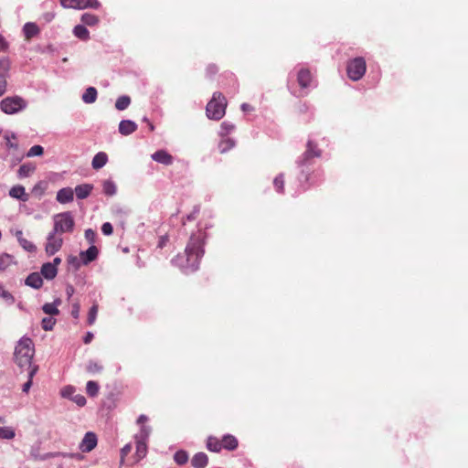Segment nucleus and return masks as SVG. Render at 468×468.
Here are the masks:
<instances>
[{"mask_svg":"<svg viewBox=\"0 0 468 468\" xmlns=\"http://www.w3.org/2000/svg\"><path fill=\"white\" fill-rule=\"evenodd\" d=\"M204 238L202 233L190 237L183 255H177L172 262L181 268L186 273L198 269L200 259L204 255Z\"/></svg>","mask_w":468,"mask_h":468,"instance_id":"f257e3e1","label":"nucleus"},{"mask_svg":"<svg viewBox=\"0 0 468 468\" xmlns=\"http://www.w3.org/2000/svg\"><path fill=\"white\" fill-rule=\"evenodd\" d=\"M33 342L28 337H22L16 346L14 359L20 368H33L31 363L34 356Z\"/></svg>","mask_w":468,"mask_h":468,"instance_id":"f03ea898","label":"nucleus"},{"mask_svg":"<svg viewBox=\"0 0 468 468\" xmlns=\"http://www.w3.org/2000/svg\"><path fill=\"white\" fill-rule=\"evenodd\" d=\"M227 100L220 92H214L212 99L206 107L207 118L215 121L220 120L225 115Z\"/></svg>","mask_w":468,"mask_h":468,"instance_id":"7ed1b4c3","label":"nucleus"},{"mask_svg":"<svg viewBox=\"0 0 468 468\" xmlns=\"http://www.w3.org/2000/svg\"><path fill=\"white\" fill-rule=\"evenodd\" d=\"M54 228L53 232L62 234L65 232H72L74 229V218L70 212H63L56 214L53 217Z\"/></svg>","mask_w":468,"mask_h":468,"instance_id":"20e7f679","label":"nucleus"},{"mask_svg":"<svg viewBox=\"0 0 468 468\" xmlns=\"http://www.w3.org/2000/svg\"><path fill=\"white\" fill-rule=\"evenodd\" d=\"M27 102L19 96H8L0 101V109L5 114H16L24 111Z\"/></svg>","mask_w":468,"mask_h":468,"instance_id":"39448f33","label":"nucleus"},{"mask_svg":"<svg viewBox=\"0 0 468 468\" xmlns=\"http://www.w3.org/2000/svg\"><path fill=\"white\" fill-rule=\"evenodd\" d=\"M366 61L363 58L357 57L347 65V75L352 80H359L366 72Z\"/></svg>","mask_w":468,"mask_h":468,"instance_id":"423d86ee","label":"nucleus"},{"mask_svg":"<svg viewBox=\"0 0 468 468\" xmlns=\"http://www.w3.org/2000/svg\"><path fill=\"white\" fill-rule=\"evenodd\" d=\"M60 3L65 8H98L100 4L97 0H60Z\"/></svg>","mask_w":468,"mask_h":468,"instance_id":"0eeeda50","label":"nucleus"},{"mask_svg":"<svg viewBox=\"0 0 468 468\" xmlns=\"http://www.w3.org/2000/svg\"><path fill=\"white\" fill-rule=\"evenodd\" d=\"M63 245V239L59 236H57V233L51 231L47 238V243L45 246V250L48 255L51 256L57 253Z\"/></svg>","mask_w":468,"mask_h":468,"instance_id":"6e6552de","label":"nucleus"},{"mask_svg":"<svg viewBox=\"0 0 468 468\" xmlns=\"http://www.w3.org/2000/svg\"><path fill=\"white\" fill-rule=\"evenodd\" d=\"M321 154V152L319 149H317V146L315 144H314L312 141L307 142L306 150L303 154L302 157L297 161L298 165L300 166L309 165L310 160L314 157H319Z\"/></svg>","mask_w":468,"mask_h":468,"instance_id":"1a4fd4ad","label":"nucleus"},{"mask_svg":"<svg viewBox=\"0 0 468 468\" xmlns=\"http://www.w3.org/2000/svg\"><path fill=\"white\" fill-rule=\"evenodd\" d=\"M97 445V436L95 433L89 431L85 434L84 438L82 439L80 449L83 452H89L92 451Z\"/></svg>","mask_w":468,"mask_h":468,"instance_id":"9d476101","label":"nucleus"},{"mask_svg":"<svg viewBox=\"0 0 468 468\" xmlns=\"http://www.w3.org/2000/svg\"><path fill=\"white\" fill-rule=\"evenodd\" d=\"M74 198V191L70 187H64L58 191L56 199L61 204L71 202Z\"/></svg>","mask_w":468,"mask_h":468,"instance_id":"9b49d317","label":"nucleus"},{"mask_svg":"<svg viewBox=\"0 0 468 468\" xmlns=\"http://www.w3.org/2000/svg\"><path fill=\"white\" fill-rule=\"evenodd\" d=\"M98 256V249L91 245L87 250L81 251L80 254V260L84 265L93 261Z\"/></svg>","mask_w":468,"mask_h":468,"instance_id":"f8f14e48","label":"nucleus"},{"mask_svg":"<svg viewBox=\"0 0 468 468\" xmlns=\"http://www.w3.org/2000/svg\"><path fill=\"white\" fill-rule=\"evenodd\" d=\"M137 130V124L130 120H122L119 123V133L122 135H129Z\"/></svg>","mask_w":468,"mask_h":468,"instance_id":"ddd939ff","label":"nucleus"},{"mask_svg":"<svg viewBox=\"0 0 468 468\" xmlns=\"http://www.w3.org/2000/svg\"><path fill=\"white\" fill-rule=\"evenodd\" d=\"M25 283L34 289H39L43 285L42 275L38 272H32L27 277Z\"/></svg>","mask_w":468,"mask_h":468,"instance_id":"4468645a","label":"nucleus"},{"mask_svg":"<svg viewBox=\"0 0 468 468\" xmlns=\"http://www.w3.org/2000/svg\"><path fill=\"white\" fill-rule=\"evenodd\" d=\"M153 160L163 165H169L173 163V157L164 150L156 151L152 154Z\"/></svg>","mask_w":468,"mask_h":468,"instance_id":"2eb2a0df","label":"nucleus"},{"mask_svg":"<svg viewBox=\"0 0 468 468\" xmlns=\"http://www.w3.org/2000/svg\"><path fill=\"white\" fill-rule=\"evenodd\" d=\"M58 269L50 262H46L41 267V275L47 280H52L57 276Z\"/></svg>","mask_w":468,"mask_h":468,"instance_id":"dca6fc26","label":"nucleus"},{"mask_svg":"<svg viewBox=\"0 0 468 468\" xmlns=\"http://www.w3.org/2000/svg\"><path fill=\"white\" fill-rule=\"evenodd\" d=\"M9 195L13 198L21 201H27L28 199V195L26 193L25 187L20 185L13 186L9 191Z\"/></svg>","mask_w":468,"mask_h":468,"instance_id":"f3484780","label":"nucleus"},{"mask_svg":"<svg viewBox=\"0 0 468 468\" xmlns=\"http://www.w3.org/2000/svg\"><path fill=\"white\" fill-rule=\"evenodd\" d=\"M93 189V186L90 184L79 185L73 190L79 199H84L88 197Z\"/></svg>","mask_w":468,"mask_h":468,"instance_id":"a211bd4d","label":"nucleus"},{"mask_svg":"<svg viewBox=\"0 0 468 468\" xmlns=\"http://www.w3.org/2000/svg\"><path fill=\"white\" fill-rule=\"evenodd\" d=\"M207 462L208 458L206 453L197 452L193 456L191 464L194 468H205L207 464Z\"/></svg>","mask_w":468,"mask_h":468,"instance_id":"6ab92c4d","label":"nucleus"},{"mask_svg":"<svg viewBox=\"0 0 468 468\" xmlns=\"http://www.w3.org/2000/svg\"><path fill=\"white\" fill-rule=\"evenodd\" d=\"M312 80L311 72L309 69H303L299 71L297 76V81L302 88H307L310 86Z\"/></svg>","mask_w":468,"mask_h":468,"instance_id":"aec40b11","label":"nucleus"},{"mask_svg":"<svg viewBox=\"0 0 468 468\" xmlns=\"http://www.w3.org/2000/svg\"><path fill=\"white\" fill-rule=\"evenodd\" d=\"M108 161V156L104 152L96 154L91 161L92 168L95 170L102 168Z\"/></svg>","mask_w":468,"mask_h":468,"instance_id":"412c9836","label":"nucleus"},{"mask_svg":"<svg viewBox=\"0 0 468 468\" xmlns=\"http://www.w3.org/2000/svg\"><path fill=\"white\" fill-rule=\"evenodd\" d=\"M61 301L59 299L55 300L53 303H47L43 305L42 310L48 315H57L59 314L58 305H59Z\"/></svg>","mask_w":468,"mask_h":468,"instance_id":"4be33fe9","label":"nucleus"},{"mask_svg":"<svg viewBox=\"0 0 468 468\" xmlns=\"http://www.w3.org/2000/svg\"><path fill=\"white\" fill-rule=\"evenodd\" d=\"M16 237L19 242V244L27 250V251H34L36 250V246L27 240V239L23 238V232L22 230H16Z\"/></svg>","mask_w":468,"mask_h":468,"instance_id":"5701e85b","label":"nucleus"},{"mask_svg":"<svg viewBox=\"0 0 468 468\" xmlns=\"http://www.w3.org/2000/svg\"><path fill=\"white\" fill-rule=\"evenodd\" d=\"M97 94V90L94 87H89L86 89L81 98L85 103L90 104L96 101Z\"/></svg>","mask_w":468,"mask_h":468,"instance_id":"b1692460","label":"nucleus"},{"mask_svg":"<svg viewBox=\"0 0 468 468\" xmlns=\"http://www.w3.org/2000/svg\"><path fill=\"white\" fill-rule=\"evenodd\" d=\"M222 448H225L229 451H233L238 447V441L237 439L230 435H225L222 439Z\"/></svg>","mask_w":468,"mask_h":468,"instance_id":"393cba45","label":"nucleus"},{"mask_svg":"<svg viewBox=\"0 0 468 468\" xmlns=\"http://www.w3.org/2000/svg\"><path fill=\"white\" fill-rule=\"evenodd\" d=\"M207 448L214 452H218L222 449V443L215 437H208L207 441Z\"/></svg>","mask_w":468,"mask_h":468,"instance_id":"a878e982","label":"nucleus"},{"mask_svg":"<svg viewBox=\"0 0 468 468\" xmlns=\"http://www.w3.org/2000/svg\"><path fill=\"white\" fill-rule=\"evenodd\" d=\"M73 33L78 38L82 40H87L90 37L88 29L82 25L76 26L73 29Z\"/></svg>","mask_w":468,"mask_h":468,"instance_id":"bb28decb","label":"nucleus"},{"mask_svg":"<svg viewBox=\"0 0 468 468\" xmlns=\"http://www.w3.org/2000/svg\"><path fill=\"white\" fill-rule=\"evenodd\" d=\"M23 30L27 38H31L38 33V27L34 23H27Z\"/></svg>","mask_w":468,"mask_h":468,"instance_id":"cd10ccee","label":"nucleus"},{"mask_svg":"<svg viewBox=\"0 0 468 468\" xmlns=\"http://www.w3.org/2000/svg\"><path fill=\"white\" fill-rule=\"evenodd\" d=\"M13 263L14 261L11 255L6 253L0 255V271H5Z\"/></svg>","mask_w":468,"mask_h":468,"instance_id":"c85d7f7f","label":"nucleus"},{"mask_svg":"<svg viewBox=\"0 0 468 468\" xmlns=\"http://www.w3.org/2000/svg\"><path fill=\"white\" fill-rule=\"evenodd\" d=\"M131 103V99L129 96L122 95L119 97L115 102V108L119 111H123L128 108Z\"/></svg>","mask_w":468,"mask_h":468,"instance_id":"c756f323","label":"nucleus"},{"mask_svg":"<svg viewBox=\"0 0 468 468\" xmlns=\"http://www.w3.org/2000/svg\"><path fill=\"white\" fill-rule=\"evenodd\" d=\"M103 193L107 196H113L116 194V185L112 180H105L102 184Z\"/></svg>","mask_w":468,"mask_h":468,"instance_id":"7c9ffc66","label":"nucleus"},{"mask_svg":"<svg viewBox=\"0 0 468 468\" xmlns=\"http://www.w3.org/2000/svg\"><path fill=\"white\" fill-rule=\"evenodd\" d=\"M136 441V455L138 459H142L146 455L147 452V446H146V441Z\"/></svg>","mask_w":468,"mask_h":468,"instance_id":"2f4dec72","label":"nucleus"},{"mask_svg":"<svg viewBox=\"0 0 468 468\" xmlns=\"http://www.w3.org/2000/svg\"><path fill=\"white\" fill-rule=\"evenodd\" d=\"M0 298H2L7 304L11 305L15 303V297L5 289L3 284L0 283Z\"/></svg>","mask_w":468,"mask_h":468,"instance_id":"473e14b6","label":"nucleus"},{"mask_svg":"<svg viewBox=\"0 0 468 468\" xmlns=\"http://www.w3.org/2000/svg\"><path fill=\"white\" fill-rule=\"evenodd\" d=\"M81 21L83 22V24L91 27L98 23L99 18L95 15L85 13L81 16Z\"/></svg>","mask_w":468,"mask_h":468,"instance_id":"72a5a7b5","label":"nucleus"},{"mask_svg":"<svg viewBox=\"0 0 468 468\" xmlns=\"http://www.w3.org/2000/svg\"><path fill=\"white\" fill-rule=\"evenodd\" d=\"M174 460L175 462L179 464V465H183L185 463H187L188 461V454L186 452L181 450V451H177L175 455H174Z\"/></svg>","mask_w":468,"mask_h":468,"instance_id":"f704fd0d","label":"nucleus"},{"mask_svg":"<svg viewBox=\"0 0 468 468\" xmlns=\"http://www.w3.org/2000/svg\"><path fill=\"white\" fill-rule=\"evenodd\" d=\"M86 392L90 397L97 396V394L99 392L98 383L95 381H92V380L88 381L87 385H86Z\"/></svg>","mask_w":468,"mask_h":468,"instance_id":"c9c22d12","label":"nucleus"},{"mask_svg":"<svg viewBox=\"0 0 468 468\" xmlns=\"http://www.w3.org/2000/svg\"><path fill=\"white\" fill-rule=\"evenodd\" d=\"M35 170V166L24 164L18 169V176L19 177H27L30 174Z\"/></svg>","mask_w":468,"mask_h":468,"instance_id":"e433bc0d","label":"nucleus"},{"mask_svg":"<svg viewBox=\"0 0 468 468\" xmlns=\"http://www.w3.org/2000/svg\"><path fill=\"white\" fill-rule=\"evenodd\" d=\"M4 138L5 140V145L7 148L14 149V150L18 149V144L16 143L13 142L14 140L16 139V136L15 133H11V134L5 133Z\"/></svg>","mask_w":468,"mask_h":468,"instance_id":"4c0bfd02","label":"nucleus"},{"mask_svg":"<svg viewBox=\"0 0 468 468\" xmlns=\"http://www.w3.org/2000/svg\"><path fill=\"white\" fill-rule=\"evenodd\" d=\"M37 371V367L35 366L33 368H31L28 372V380L23 385L22 390L23 392L27 393L32 386V378L35 376V374Z\"/></svg>","mask_w":468,"mask_h":468,"instance_id":"58836bf2","label":"nucleus"},{"mask_svg":"<svg viewBox=\"0 0 468 468\" xmlns=\"http://www.w3.org/2000/svg\"><path fill=\"white\" fill-rule=\"evenodd\" d=\"M16 436L15 431L11 427H0V438L11 440Z\"/></svg>","mask_w":468,"mask_h":468,"instance_id":"ea45409f","label":"nucleus"},{"mask_svg":"<svg viewBox=\"0 0 468 468\" xmlns=\"http://www.w3.org/2000/svg\"><path fill=\"white\" fill-rule=\"evenodd\" d=\"M273 186L277 192L282 193L284 188V176L283 174L278 175L273 180Z\"/></svg>","mask_w":468,"mask_h":468,"instance_id":"a19ab883","label":"nucleus"},{"mask_svg":"<svg viewBox=\"0 0 468 468\" xmlns=\"http://www.w3.org/2000/svg\"><path fill=\"white\" fill-rule=\"evenodd\" d=\"M234 141L232 139L228 138L226 140L221 141L218 147L220 153H226L227 151L234 147Z\"/></svg>","mask_w":468,"mask_h":468,"instance_id":"79ce46f5","label":"nucleus"},{"mask_svg":"<svg viewBox=\"0 0 468 468\" xmlns=\"http://www.w3.org/2000/svg\"><path fill=\"white\" fill-rule=\"evenodd\" d=\"M151 432V428L148 426H142L140 432L135 435V440L147 441Z\"/></svg>","mask_w":468,"mask_h":468,"instance_id":"37998d69","label":"nucleus"},{"mask_svg":"<svg viewBox=\"0 0 468 468\" xmlns=\"http://www.w3.org/2000/svg\"><path fill=\"white\" fill-rule=\"evenodd\" d=\"M10 68V62L7 58H0V77L5 78V75L7 73Z\"/></svg>","mask_w":468,"mask_h":468,"instance_id":"c03bdc74","label":"nucleus"},{"mask_svg":"<svg viewBox=\"0 0 468 468\" xmlns=\"http://www.w3.org/2000/svg\"><path fill=\"white\" fill-rule=\"evenodd\" d=\"M56 324V320L52 317H45L41 321L42 328L45 331L52 330Z\"/></svg>","mask_w":468,"mask_h":468,"instance_id":"a18cd8bd","label":"nucleus"},{"mask_svg":"<svg viewBox=\"0 0 468 468\" xmlns=\"http://www.w3.org/2000/svg\"><path fill=\"white\" fill-rule=\"evenodd\" d=\"M44 153V149L41 145L32 146L27 154V157L40 156Z\"/></svg>","mask_w":468,"mask_h":468,"instance_id":"49530a36","label":"nucleus"},{"mask_svg":"<svg viewBox=\"0 0 468 468\" xmlns=\"http://www.w3.org/2000/svg\"><path fill=\"white\" fill-rule=\"evenodd\" d=\"M97 314H98V305L97 304H93L90 311H89V314H88V324H93L95 320H96V317H97Z\"/></svg>","mask_w":468,"mask_h":468,"instance_id":"de8ad7c7","label":"nucleus"},{"mask_svg":"<svg viewBox=\"0 0 468 468\" xmlns=\"http://www.w3.org/2000/svg\"><path fill=\"white\" fill-rule=\"evenodd\" d=\"M86 369L90 373H99L102 370V366L99 365L95 361H90L86 367Z\"/></svg>","mask_w":468,"mask_h":468,"instance_id":"09e8293b","label":"nucleus"},{"mask_svg":"<svg viewBox=\"0 0 468 468\" xmlns=\"http://www.w3.org/2000/svg\"><path fill=\"white\" fill-rule=\"evenodd\" d=\"M60 455L64 456V453H62V452H48V453L44 454L43 456H37V453H35V454L32 453V456L35 460H42V461L49 459V458L58 457Z\"/></svg>","mask_w":468,"mask_h":468,"instance_id":"8fccbe9b","label":"nucleus"},{"mask_svg":"<svg viewBox=\"0 0 468 468\" xmlns=\"http://www.w3.org/2000/svg\"><path fill=\"white\" fill-rule=\"evenodd\" d=\"M234 129V125L231 124V123H229L227 122H224L221 123V132H220V135L221 136H225L227 135L229 133H230L232 130Z\"/></svg>","mask_w":468,"mask_h":468,"instance_id":"3c124183","label":"nucleus"},{"mask_svg":"<svg viewBox=\"0 0 468 468\" xmlns=\"http://www.w3.org/2000/svg\"><path fill=\"white\" fill-rule=\"evenodd\" d=\"M71 399L80 407H82L86 404L85 397L80 394L72 396Z\"/></svg>","mask_w":468,"mask_h":468,"instance_id":"603ef678","label":"nucleus"},{"mask_svg":"<svg viewBox=\"0 0 468 468\" xmlns=\"http://www.w3.org/2000/svg\"><path fill=\"white\" fill-rule=\"evenodd\" d=\"M132 450V445L130 443L124 445L121 450V463H123L125 456H127Z\"/></svg>","mask_w":468,"mask_h":468,"instance_id":"864d4df0","label":"nucleus"},{"mask_svg":"<svg viewBox=\"0 0 468 468\" xmlns=\"http://www.w3.org/2000/svg\"><path fill=\"white\" fill-rule=\"evenodd\" d=\"M96 233L91 229H88L85 230V239L91 244L95 241Z\"/></svg>","mask_w":468,"mask_h":468,"instance_id":"5fc2aeb1","label":"nucleus"},{"mask_svg":"<svg viewBox=\"0 0 468 468\" xmlns=\"http://www.w3.org/2000/svg\"><path fill=\"white\" fill-rule=\"evenodd\" d=\"M101 231L104 235H112V232H113V228L112 226L111 223L109 222H106V223H103L102 226H101Z\"/></svg>","mask_w":468,"mask_h":468,"instance_id":"6e6d98bb","label":"nucleus"},{"mask_svg":"<svg viewBox=\"0 0 468 468\" xmlns=\"http://www.w3.org/2000/svg\"><path fill=\"white\" fill-rule=\"evenodd\" d=\"M74 392H75L74 388L69 386V387H66V388H64L62 389L61 394L65 398H70L71 399V397L74 396Z\"/></svg>","mask_w":468,"mask_h":468,"instance_id":"4d7b16f0","label":"nucleus"},{"mask_svg":"<svg viewBox=\"0 0 468 468\" xmlns=\"http://www.w3.org/2000/svg\"><path fill=\"white\" fill-rule=\"evenodd\" d=\"M80 305L79 303H75L73 305H72V311H71V315L74 317V318H79V315H80Z\"/></svg>","mask_w":468,"mask_h":468,"instance_id":"13d9d810","label":"nucleus"},{"mask_svg":"<svg viewBox=\"0 0 468 468\" xmlns=\"http://www.w3.org/2000/svg\"><path fill=\"white\" fill-rule=\"evenodd\" d=\"M200 207L196 206L193 211L187 216V220H193L196 218L197 215L199 213Z\"/></svg>","mask_w":468,"mask_h":468,"instance_id":"bf43d9fd","label":"nucleus"},{"mask_svg":"<svg viewBox=\"0 0 468 468\" xmlns=\"http://www.w3.org/2000/svg\"><path fill=\"white\" fill-rule=\"evenodd\" d=\"M6 90V80L5 78L0 77V96H2Z\"/></svg>","mask_w":468,"mask_h":468,"instance_id":"052dcab7","label":"nucleus"},{"mask_svg":"<svg viewBox=\"0 0 468 468\" xmlns=\"http://www.w3.org/2000/svg\"><path fill=\"white\" fill-rule=\"evenodd\" d=\"M75 292V289L72 285L68 284L66 287V294L68 296V299H69Z\"/></svg>","mask_w":468,"mask_h":468,"instance_id":"680f3d73","label":"nucleus"},{"mask_svg":"<svg viewBox=\"0 0 468 468\" xmlns=\"http://www.w3.org/2000/svg\"><path fill=\"white\" fill-rule=\"evenodd\" d=\"M68 261L69 264L74 265L76 268L80 267V261L77 257H69Z\"/></svg>","mask_w":468,"mask_h":468,"instance_id":"e2e57ef3","label":"nucleus"},{"mask_svg":"<svg viewBox=\"0 0 468 468\" xmlns=\"http://www.w3.org/2000/svg\"><path fill=\"white\" fill-rule=\"evenodd\" d=\"M7 48V43L3 37L0 36V51H4Z\"/></svg>","mask_w":468,"mask_h":468,"instance_id":"0e129e2a","label":"nucleus"},{"mask_svg":"<svg viewBox=\"0 0 468 468\" xmlns=\"http://www.w3.org/2000/svg\"><path fill=\"white\" fill-rule=\"evenodd\" d=\"M93 339V334L90 332H88L83 339L85 344H90L91 340Z\"/></svg>","mask_w":468,"mask_h":468,"instance_id":"69168bd1","label":"nucleus"},{"mask_svg":"<svg viewBox=\"0 0 468 468\" xmlns=\"http://www.w3.org/2000/svg\"><path fill=\"white\" fill-rule=\"evenodd\" d=\"M147 417L145 415H140L138 420H137V423L138 424H143L144 423L146 420H147Z\"/></svg>","mask_w":468,"mask_h":468,"instance_id":"338daca9","label":"nucleus"},{"mask_svg":"<svg viewBox=\"0 0 468 468\" xmlns=\"http://www.w3.org/2000/svg\"><path fill=\"white\" fill-rule=\"evenodd\" d=\"M50 263L54 264V266L58 268V266L61 263V259L59 257H56Z\"/></svg>","mask_w":468,"mask_h":468,"instance_id":"774afa93","label":"nucleus"}]
</instances>
